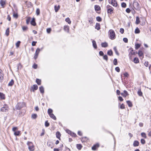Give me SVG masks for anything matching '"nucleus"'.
Segmentation results:
<instances>
[{"label":"nucleus","mask_w":151,"mask_h":151,"mask_svg":"<svg viewBox=\"0 0 151 151\" xmlns=\"http://www.w3.org/2000/svg\"><path fill=\"white\" fill-rule=\"evenodd\" d=\"M52 110L51 109H48V110L47 112L49 115H50V114H52Z\"/></svg>","instance_id":"obj_40"},{"label":"nucleus","mask_w":151,"mask_h":151,"mask_svg":"<svg viewBox=\"0 0 151 151\" xmlns=\"http://www.w3.org/2000/svg\"><path fill=\"white\" fill-rule=\"evenodd\" d=\"M20 43H21V42L20 41H18L16 43V47H19V46L20 45Z\"/></svg>","instance_id":"obj_52"},{"label":"nucleus","mask_w":151,"mask_h":151,"mask_svg":"<svg viewBox=\"0 0 151 151\" xmlns=\"http://www.w3.org/2000/svg\"><path fill=\"white\" fill-rule=\"evenodd\" d=\"M27 145L28 146V149L30 151L34 150V147L32 142L28 141L27 142Z\"/></svg>","instance_id":"obj_2"},{"label":"nucleus","mask_w":151,"mask_h":151,"mask_svg":"<svg viewBox=\"0 0 151 151\" xmlns=\"http://www.w3.org/2000/svg\"><path fill=\"white\" fill-rule=\"evenodd\" d=\"M111 4L113 6L115 7L117 6L118 4L117 2L114 0H112L111 1Z\"/></svg>","instance_id":"obj_9"},{"label":"nucleus","mask_w":151,"mask_h":151,"mask_svg":"<svg viewBox=\"0 0 151 151\" xmlns=\"http://www.w3.org/2000/svg\"><path fill=\"white\" fill-rule=\"evenodd\" d=\"M96 20L98 22H101L102 21L101 18L99 16L97 17H96Z\"/></svg>","instance_id":"obj_46"},{"label":"nucleus","mask_w":151,"mask_h":151,"mask_svg":"<svg viewBox=\"0 0 151 151\" xmlns=\"http://www.w3.org/2000/svg\"><path fill=\"white\" fill-rule=\"evenodd\" d=\"M88 22L90 24H91L93 23V19L92 17H90L88 18Z\"/></svg>","instance_id":"obj_30"},{"label":"nucleus","mask_w":151,"mask_h":151,"mask_svg":"<svg viewBox=\"0 0 151 151\" xmlns=\"http://www.w3.org/2000/svg\"><path fill=\"white\" fill-rule=\"evenodd\" d=\"M99 147V145L97 143L95 145H94L92 147V149L93 150H96L97 148H98Z\"/></svg>","instance_id":"obj_12"},{"label":"nucleus","mask_w":151,"mask_h":151,"mask_svg":"<svg viewBox=\"0 0 151 151\" xmlns=\"http://www.w3.org/2000/svg\"><path fill=\"white\" fill-rule=\"evenodd\" d=\"M4 74L2 73V70L0 69V82H1L3 79Z\"/></svg>","instance_id":"obj_8"},{"label":"nucleus","mask_w":151,"mask_h":151,"mask_svg":"<svg viewBox=\"0 0 151 151\" xmlns=\"http://www.w3.org/2000/svg\"><path fill=\"white\" fill-rule=\"evenodd\" d=\"M127 103L129 107H132V102L130 101H127Z\"/></svg>","instance_id":"obj_29"},{"label":"nucleus","mask_w":151,"mask_h":151,"mask_svg":"<svg viewBox=\"0 0 151 151\" xmlns=\"http://www.w3.org/2000/svg\"><path fill=\"white\" fill-rule=\"evenodd\" d=\"M49 116L51 118H52V119H54L55 120H56V117L53 114H50Z\"/></svg>","instance_id":"obj_31"},{"label":"nucleus","mask_w":151,"mask_h":151,"mask_svg":"<svg viewBox=\"0 0 151 151\" xmlns=\"http://www.w3.org/2000/svg\"><path fill=\"white\" fill-rule=\"evenodd\" d=\"M113 63L114 64V65H116L117 64V59L116 58H115L114 59V61H113Z\"/></svg>","instance_id":"obj_47"},{"label":"nucleus","mask_w":151,"mask_h":151,"mask_svg":"<svg viewBox=\"0 0 151 151\" xmlns=\"http://www.w3.org/2000/svg\"><path fill=\"white\" fill-rule=\"evenodd\" d=\"M36 82L38 85H40L41 84V80L39 79H36Z\"/></svg>","instance_id":"obj_35"},{"label":"nucleus","mask_w":151,"mask_h":151,"mask_svg":"<svg viewBox=\"0 0 151 151\" xmlns=\"http://www.w3.org/2000/svg\"><path fill=\"white\" fill-rule=\"evenodd\" d=\"M133 5L134 8L136 10H139V5L138 3L137 2V1H134Z\"/></svg>","instance_id":"obj_3"},{"label":"nucleus","mask_w":151,"mask_h":151,"mask_svg":"<svg viewBox=\"0 0 151 151\" xmlns=\"http://www.w3.org/2000/svg\"><path fill=\"white\" fill-rule=\"evenodd\" d=\"M40 51V49H39V48H37L36 49V52H35V54H39Z\"/></svg>","instance_id":"obj_50"},{"label":"nucleus","mask_w":151,"mask_h":151,"mask_svg":"<svg viewBox=\"0 0 151 151\" xmlns=\"http://www.w3.org/2000/svg\"><path fill=\"white\" fill-rule=\"evenodd\" d=\"M9 28H8L6 30L5 34L7 36H8L9 35Z\"/></svg>","instance_id":"obj_36"},{"label":"nucleus","mask_w":151,"mask_h":151,"mask_svg":"<svg viewBox=\"0 0 151 151\" xmlns=\"http://www.w3.org/2000/svg\"><path fill=\"white\" fill-rule=\"evenodd\" d=\"M126 11L127 13H130L131 10L129 8H127L126 9Z\"/></svg>","instance_id":"obj_64"},{"label":"nucleus","mask_w":151,"mask_h":151,"mask_svg":"<svg viewBox=\"0 0 151 151\" xmlns=\"http://www.w3.org/2000/svg\"><path fill=\"white\" fill-rule=\"evenodd\" d=\"M33 87V89H32V91H34L35 90H37L38 89V87L37 85H34Z\"/></svg>","instance_id":"obj_32"},{"label":"nucleus","mask_w":151,"mask_h":151,"mask_svg":"<svg viewBox=\"0 0 151 151\" xmlns=\"http://www.w3.org/2000/svg\"><path fill=\"white\" fill-rule=\"evenodd\" d=\"M113 8L111 7L110 8L107 9V12L108 14H111L112 13H113Z\"/></svg>","instance_id":"obj_14"},{"label":"nucleus","mask_w":151,"mask_h":151,"mask_svg":"<svg viewBox=\"0 0 151 151\" xmlns=\"http://www.w3.org/2000/svg\"><path fill=\"white\" fill-rule=\"evenodd\" d=\"M95 29H96L97 30H99L100 29V24L99 23H96V25Z\"/></svg>","instance_id":"obj_17"},{"label":"nucleus","mask_w":151,"mask_h":151,"mask_svg":"<svg viewBox=\"0 0 151 151\" xmlns=\"http://www.w3.org/2000/svg\"><path fill=\"white\" fill-rule=\"evenodd\" d=\"M124 32V30L123 28H121L120 29V32L122 34H123Z\"/></svg>","instance_id":"obj_63"},{"label":"nucleus","mask_w":151,"mask_h":151,"mask_svg":"<svg viewBox=\"0 0 151 151\" xmlns=\"http://www.w3.org/2000/svg\"><path fill=\"white\" fill-rule=\"evenodd\" d=\"M107 54L110 56H111L113 55V52L111 50H108L107 52Z\"/></svg>","instance_id":"obj_34"},{"label":"nucleus","mask_w":151,"mask_h":151,"mask_svg":"<svg viewBox=\"0 0 151 151\" xmlns=\"http://www.w3.org/2000/svg\"><path fill=\"white\" fill-rule=\"evenodd\" d=\"M114 50V51L116 54L117 55H119V54L117 50V49L116 47H114L113 48Z\"/></svg>","instance_id":"obj_37"},{"label":"nucleus","mask_w":151,"mask_h":151,"mask_svg":"<svg viewBox=\"0 0 151 151\" xmlns=\"http://www.w3.org/2000/svg\"><path fill=\"white\" fill-rule=\"evenodd\" d=\"M103 58L104 60H105L106 61H107L108 60V57L107 55H104Z\"/></svg>","instance_id":"obj_45"},{"label":"nucleus","mask_w":151,"mask_h":151,"mask_svg":"<svg viewBox=\"0 0 151 151\" xmlns=\"http://www.w3.org/2000/svg\"><path fill=\"white\" fill-rule=\"evenodd\" d=\"M37 115L36 114H32V118L33 119H35L37 118Z\"/></svg>","instance_id":"obj_48"},{"label":"nucleus","mask_w":151,"mask_h":151,"mask_svg":"<svg viewBox=\"0 0 151 151\" xmlns=\"http://www.w3.org/2000/svg\"><path fill=\"white\" fill-rule=\"evenodd\" d=\"M40 11L39 9L37 8L36 10V14L37 16L39 15L40 14Z\"/></svg>","instance_id":"obj_41"},{"label":"nucleus","mask_w":151,"mask_h":151,"mask_svg":"<svg viewBox=\"0 0 151 151\" xmlns=\"http://www.w3.org/2000/svg\"><path fill=\"white\" fill-rule=\"evenodd\" d=\"M140 47V44H136L135 45V48L137 50Z\"/></svg>","instance_id":"obj_38"},{"label":"nucleus","mask_w":151,"mask_h":151,"mask_svg":"<svg viewBox=\"0 0 151 151\" xmlns=\"http://www.w3.org/2000/svg\"><path fill=\"white\" fill-rule=\"evenodd\" d=\"M37 64H34L32 65V68H34L36 69L37 68Z\"/></svg>","instance_id":"obj_60"},{"label":"nucleus","mask_w":151,"mask_h":151,"mask_svg":"<svg viewBox=\"0 0 151 151\" xmlns=\"http://www.w3.org/2000/svg\"><path fill=\"white\" fill-rule=\"evenodd\" d=\"M139 60L138 58L135 57L134 58L133 62L135 63H139Z\"/></svg>","instance_id":"obj_25"},{"label":"nucleus","mask_w":151,"mask_h":151,"mask_svg":"<svg viewBox=\"0 0 151 151\" xmlns=\"http://www.w3.org/2000/svg\"><path fill=\"white\" fill-rule=\"evenodd\" d=\"M139 17H136V24H138L139 23Z\"/></svg>","instance_id":"obj_39"},{"label":"nucleus","mask_w":151,"mask_h":151,"mask_svg":"<svg viewBox=\"0 0 151 151\" xmlns=\"http://www.w3.org/2000/svg\"><path fill=\"white\" fill-rule=\"evenodd\" d=\"M14 134L16 136H19L21 134L20 131H18L15 132L14 133Z\"/></svg>","instance_id":"obj_21"},{"label":"nucleus","mask_w":151,"mask_h":151,"mask_svg":"<svg viewBox=\"0 0 151 151\" xmlns=\"http://www.w3.org/2000/svg\"><path fill=\"white\" fill-rule=\"evenodd\" d=\"M25 106V104L23 102L18 103L15 106L17 110H20L23 107Z\"/></svg>","instance_id":"obj_1"},{"label":"nucleus","mask_w":151,"mask_h":151,"mask_svg":"<svg viewBox=\"0 0 151 151\" xmlns=\"http://www.w3.org/2000/svg\"><path fill=\"white\" fill-rule=\"evenodd\" d=\"M14 81L13 79H12L11 81L9 83L8 86H12L14 84Z\"/></svg>","instance_id":"obj_24"},{"label":"nucleus","mask_w":151,"mask_h":151,"mask_svg":"<svg viewBox=\"0 0 151 151\" xmlns=\"http://www.w3.org/2000/svg\"><path fill=\"white\" fill-rule=\"evenodd\" d=\"M13 16L14 18L17 19L18 17V15L17 14L14 13L13 15Z\"/></svg>","instance_id":"obj_58"},{"label":"nucleus","mask_w":151,"mask_h":151,"mask_svg":"<svg viewBox=\"0 0 151 151\" xmlns=\"http://www.w3.org/2000/svg\"><path fill=\"white\" fill-rule=\"evenodd\" d=\"M22 29L23 31H25L28 29V27L27 26H23L22 27Z\"/></svg>","instance_id":"obj_44"},{"label":"nucleus","mask_w":151,"mask_h":151,"mask_svg":"<svg viewBox=\"0 0 151 151\" xmlns=\"http://www.w3.org/2000/svg\"><path fill=\"white\" fill-rule=\"evenodd\" d=\"M8 109L9 107L8 105L6 104H5L3 107L1 108V110L3 112H6L7 111H8Z\"/></svg>","instance_id":"obj_6"},{"label":"nucleus","mask_w":151,"mask_h":151,"mask_svg":"<svg viewBox=\"0 0 151 151\" xmlns=\"http://www.w3.org/2000/svg\"><path fill=\"white\" fill-rule=\"evenodd\" d=\"M95 10L96 11H99L101 10L100 7L97 5H95L94 6Z\"/></svg>","instance_id":"obj_16"},{"label":"nucleus","mask_w":151,"mask_h":151,"mask_svg":"<svg viewBox=\"0 0 151 151\" xmlns=\"http://www.w3.org/2000/svg\"><path fill=\"white\" fill-rule=\"evenodd\" d=\"M76 147L79 150H81L82 147V145L80 144H77Z\"/></svg>","instance_id":"obj_33"},{"label":"nucleus","mask_w":151,"mask_h":151,"mask_svg":"<svg viewBox=\"0 0 151 151\" xmlns=\"http://www.w3.org/2000/svg\"><path fill=\"white\" fill-rule=\"evenodd\" d=\"M129 51V58L130 59L132 58V55H135V53H136V52H134L133 51V48L132 47H130L129 49L128 50Z\"/></svg>","instance_id":"obj_5"},{"label":"nucleus","mask_w":151,"mask_h":151,"mask_svg":"<svg viewBox=\"0 0 151 151\" xmlns=\"http://www.w3.org/2000/svg\"><path fill=\"white\" fill-rule=\"evenodd\" d=\"M66 131L67 133L71 135L72 132L70 130L68 129H66Z\"/></svg>","instance_id":"obj_61"},{"label":"nucleus","mask_w":151,"mask_h":151,"mask_svg":"<svg viewBox=\"0 0 151 151\" xmlns=\"http://www.w3.org/2000/svg\"><path fill=\"white\" fill-rule=\"evenodd\" d=\"M115 70L116 71L118 72H119L120 71V69L119 67H116L115 68Z\"/></svg>","instance_id":"obj_59"},{"label":"nucleus","mask_w":151,"mask_h":151,"mask_svg":"<svg viewBox=\"0 0 151 151\" xmlns=\"http://www.w3.org/2000/svg\"><path fill=\"white\" fill-rule=\"evenodd\" d=\"M140 32L139 29L138 28H137L135 31V33L136 34H138Z\"/></svg>","instance_id":"obj_43"},{"label":"nucleus","mask_w":151,"mask_h":151,"mask_svg":"<svg viewBox=\"0 0 151 151\" xmlns=\"http://www.w3.org/2000/svg\"><path fill=\"white\" fill-rule=\"evenodd\" d=\"M30 23L33 26H35L36 25V23L35 21V19L33 18L32 20L30 22Z\"/></svg>","instance_id":"obj_10"},{"label":"nucleus","mask_w":151,"mask_h":151,"mask_svg":"<svg viewBox=\"0 0 151 151\" xmlns=\"http://www.w3.org/2000/svg\"><path fill=\"white\" fill-rule=\"evenodd\" d=\"M93 45V47L95 48L96 49L97 48V46L96 44V43L95 40H93L92 41Z\"/></svg>","instance_id":"obj_26"},{"label":"nucleus","mask_w":151,"mask_h":151,"mask_svg":"<svg viewBox=\"0 0 151 151\" xmlns=\"http://www.w3.org/2000/svg\"><path fill=\"white\" fill-rule=\"evenodd\" d=\"M30 17L28 18L27 19L26 22V24H29V22L30 21Z\"/></svg>","instance_id":"obj_51"},{"label":"nucleus","mask_w":151,"mask_h":151,"mask_svg":"<svg viewBox=\"0 0 151 151\" xmlns=\"http://www.w3.org/2000/svg\"><path fill=\"white\" fill-rule=\"evenodd\" d=\"M121 95L124 97H126L129 94L127 91L124 90L123 93H121Z\"/></svg>","instance_id":"obj_11"},{"label":"nucleus","mask_w":151,"mask_h":151,"mask_svg":"<svg viewBox=\"0 0 151 151\" xmlns=\"http://www.w3.org/2000/svg\"><path fill=\"white\" fill-rule=\"evenodd\" d=\"M49 123L47 121L45 122V126L46 127H48L49 126Z\"/></svg>","instance_id":"obj_53"},{"label":"nucleus","mask_w":151,"mask_h":151,"mask_svg":"<svg viewBox=\"0 0 151 151\" xmlns=\"http://www.w3.org/2000/svg\"><path fill=\"white\" fill-rule=\"evenodd\" d=\"M120 108L121 109H123L125 108L124 105L123 104H122L120 106Z\"/></svg>","instance_id":"obj_57"},{"label":"nucleus","mask_w":151,"mask_h":151,"mask_svg":"<svg viewBox=\"0 0 151 151\" xmlns=\"http://www.w3.org/2000/svg\"><path fill=\"white\" fill-rule=\"evenodd\" d=\"M60 5H58L57 6L56 5L55 6L54 9L55 12H57L58 11L60 8Z\"/></svg>","instance_id":"obj_20"},{"label":"nucleus","mask_w":151,"mask_h":151,"mask_svg":"<svg viewBox=\"0 0 151 151\" xmlns=\"http://www.w3.org/2000/svg\"><path fill=\"white\" fill-rule=\"evenodd\" d=\"M110 38L112 40H114L115 38V33L114 32L113 30H110L109 31Z\"/></svg>","instance_id":"obj_4"},{"label":"nucleus","mask_w":151,"mask_h":151,"mask_svg":"<svg viewBox=\"0 0 151 151\" xmlns=\"http://www.w3.org/2000/svg\"><path fill=\"white\" fill-rule=\"evenodd\" d=\"M22 65L20 63H19L17 65V69L19 70V69H20L22 67Z\"/></svg>","instance_id":"obj_56"},{"label":"nucleus","mask_w":151,"mask_h":151,"mask_svg":"<svg viewBox=\"0 0 151 151\" xmlns=\"http://www.w3.org/2000/svg\"><path fill=\"white\" fill-rule=\"evenodd\" d=\"M137 94L139 96H142V93L141 91V88H140L138 89L137 92Z\"/></svg>","instance_id":"obj_22"},{"label":"nucleus","mask_w":151,"mask_h":151,"mask_svg":"<svg viewBox=\"0 0 151 151\" xmlns=\"http://www.w3.org/2000/svg\"><path fill=\"white\" fill-rule=\"evenodd\" d=\"M6 4V1L4 0H0V4L2 7L3 8H4V6Z\"/></svg>","instance_id":"obj_13"},{"label":"nucleus","mask_w":151,"mask_h":151,"mask_svg":"<svg viewBox=\"0 0 151 151\" xmlns=\"http://www.w3.org/2000/svg\"><path fill=\"white\" fill-rule=\"evenodd\" d=\"M126 4L124 2H123L121 4V6L123 8H125L126 6Z\"/></svg>","instance_id":"obj_49"},{"label":"nucleus","mask_w":151,"mask_h":151,"mask_svg":"<svg viewBox=\"0 0 151 151\" xmlns=\"http://www.w3.org/2000/svg\"><path fill=\"white\" fill-rule=\"evenodd\" d=\"M123 41L125 43H127L128 42V39L127 38H124L123 39Z\"/></svg>","instance_id":"obj_62"},{"label":"nucleus","mask_w":151,"mask_h":151,"mask_svg":"<svg viewBox=\"0 0 151 151\" xmlns=\"http://www.w3.org/2000/svg\"><path fill=\"white\" fill-rule=\"evenodd\" d=\"M39 90L41 93H43L44 92V88L42 86H41L39 87Z\"/></svg>","instance_id":"obj_19"},{"label":"nucleus","mask_w":151,"mask_h":151,"mask_svg":"<svg viewBox=\"0 0 151 151\" xmlns=\"http://www.w3.org/2000/svg\"><path fill=\"white\" fill-rule=\"evenodd\" d=\"M136 53L138 54V55L140 58H143V53L142 51L139 50L138 52H136Z\"/></svg>","instance_id":"obj_7"},{"label":"nucleus","mask_w":151,"mask_h":151,"mask_svg":"<svg viewBox=\"0 0 151 151\" xmlns=\"http://www.w3.org/2000/svg\"><path fill=\"white\" fill-rule=\"evenodd\" d=\"M65 21L66 22H67L68 24H70L71 23V21L69 18H66L65 19Z\"/></svg>","instance_id":"obj_42"},{"label":"nucleus","mask_w":151,"mask_h":151,"mask_svg":"<svg viewBox=\"0 0 151 151\" xmlns=\"http://www.w3.org/2000/svg\"><path fill=\"white\" fill-rule=\"evenodd\" d=\"M69 27L68 26H65L64 27V29L65 31L68 32L69 30Z\"/></svg>","instance_id":"obj_23"},{"label":"nucleus","mask_w":151,"mask_h":151,"mask_svg":"<svg viewBox=\"0 0 151 151\" xmlns=\"http://www.w3.org/2000/svg\"><path fill=\"white\" fill-rule=\"evenodd\" d=\"M0 98L2 99H5L4 94L1 92H0Z\"/></svg>","instance_id":"obj_28"},{"label":"nucleus","mask_w":151,"mask_h":151,"mask_svg":"<svg viewBox=\"0 0 151 151\" xmlns=\"http://www.w3.org/2000/svg\"><path fill=\"white\" fill-rule=\"evenodd\" d=\"M56 137L58 138L59 140H60V137L61 136V134L59 132H57L56 134Z\"/></svg>","instance_id":"obj_15"},{"label":"nucleus","mask_w":151,"mask_h":151,"mask_svg":"<svg viewBox=\"0 0 151 151\" xmlns=\"http://www.w3.org/2000/svg\"><path fill=\"white\" fill-rule=\"evenodd\" d=\"M141 135L142 137H143L144 138H146V134L145 133H144V132L142 133H141Z\"/></svg>","instance_id":"obj_54"},{"label":"nucleus","mask_w":151,"mask_h":151,"mask_svg":"<svg viewBox=\"0 0 151 151\" xmlns=\"http://www.w3.org/2000/svg\"><path fill=\"white\" fill-rule=\"evenodd\" d=\"M18 129V128L17 127H14L12 128V130L14 132L17 130Z\"/></svg>","instance_id":"obj_55"},{"label":"nucleus","mask_w":151,"mask_h":151,"mask_svg":"<svg viewBox=\"0 0 151 151\" xmlns=\"http://www.w3.org/2000/svg\"><path fill=\"white\" fill-rule=\"evenodd\" d=\"M139 144V142L138 141L135 140L134 141L133 145L134 147H136L138 146Z\"/></svg>","instance_id":"obj_18"},{"label":"nucleus","mask_w":151,"mask_h":151,"mask_svg":"<svg viewBox=\"0 0 151 151\" xmlns=\"http://www.w3.org/2000/svg\"><path fill=\"white\" fill-rule=\"evenodd\" d=\"M101 45L102 47H106L108 46V44L106 42L102 43Z\"/></svg>","instance_id":"obj_27"}]
</instances>
